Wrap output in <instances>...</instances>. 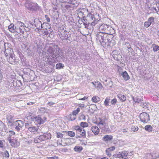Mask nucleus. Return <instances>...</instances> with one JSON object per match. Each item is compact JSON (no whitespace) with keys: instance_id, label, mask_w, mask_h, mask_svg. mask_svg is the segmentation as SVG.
Here are the masks:
<instances>
[{"instance_id":"14","label":"nucleus","mask_w":159,"mask_h":159,"mask_svg":"<svg viewBox=\"0 0 159 159\" xmlns=\"http://www.w3.org/2000/svg\"><path fill=\"white\" fill-rule=\"evenodd\" d=\"M0 46H2L5 49V50H7L12 49L11 48V44L8 43H5L4 41H1L0 42Z\"/></svg>"},{"instance_id":"58","label":"nucleus","mask_w":159,"mask_h":159,"mask_svg":"<svg viewBox=\"0 0 159 159\" xmlns=\"http://www.w3.org/2000/svg\"><path fill=\"white\" fill-rule=\"evenodd\" d=\"M78 113L77 112L76 110L72 112V115H74V116H75Z\"/></svg>"},{"instance_id":"31","label":"nucleus","mask_w":159,"mask_h":159,"mask_svg":"<svg viewBox=\"0 0 159 159\" xmlns=\"http://www.w3.org/2000/svg\"><path fill=\"white\" fill-rule=\"evenodd\" d=\"M92 100L93 102H97L100 100V98L98 97H97L96 96H94L93 97L92 99Z\"/></svg>"},{"instance_id":"56","label":"nucleus","mask_w":159,"mask_h":159,"mask_svg":"<svg viewBox=\"0 0 159 159\" xmlns=\"http://www.w3.org/2000/svg\"><path fill=\"white\" fill-rule=\"evenodd\" d=\"M10 133V136H11L12 135H13L15 134V133L14 131H9Z\"/></svg>"},{"instance_id":"12","label":"nucleus","mask_w":159,"mask_h":159,"mask_svg":"<svg viewBox=\"0 0 159 159\" xmlns=\"http://www.w3.org/2000/svg\"><path fill=\"white\" fill-rule=\"evenodd\" d=\"M98 125L99 126L100 128L102 129L105 131L107 132L109 131L110 129L108 125L102 120L100 119V121L98 123Z\"/></svg>"},{"instance_id":"64","label":"nucleus","mask_w":159,"mask_h":159,"mask_svg":"<svg viewBox=\"0 0 159 159\" xmlns=\"http://www.w3.org/2000/svg\"><path fill=\"white\" fill-rule=\"evenodd\" d=\"M54 103L52 102H49L48 103V104L50 106L52 105Z\"/></svg>"},{"instance_id":"19","label":"nucleus","mask_w":159,"mask_h":159,"mask_svg":"<svg viewBox=\"0 0 159 159\" xmlns=\"http://www.w3.org/2000/svg\"><path fill=\"white\" fill-rule=\"evenodd\" d=\"M7 60L11 64H12L15 61V55L9 56L7 57Z\"/></svg>"},{"instance_id":"29","label":"nucleus","mask_w":159,"mask_h":159,"mask_svg":"<svg viewBox=\"0 0 159 159\" xmlns=\"http://www.w3.org/2000/svg\"><path fill=\"white\" fill-rule=\"evenodd\" d=\"M77 133L82 136H85V131L84 129H82V128L80 130H79Z\"/></svg>"},{"instance_id":"47","label":"nucleus","mask_w":159,"mask_h":159,"mask_svg":"<svg viewBox=\"0 0 159 159\" xmlns=\"http://www.w3.org/2000/svg\"><path fill=\"white\" fill-rule=\"evenodd\" d=\"M80 120H85V116L84 114H81L80 116Z\"/></svg>"},{"instance_id":"25","label":"nucleus","mask_w":159,"mask_h":159,"mask_svg":"<svg viewBox=\"0 0 159 159\" xmlns=\"http://www.w3.org/2000/svg\"><path fill=\"white\" fill-rule=\"evenodd\" d=\"M152 46L154 52H156L159 50V46L158 45L155 44H153Z\"/></svg>"},{"instance_id":"10","label":"nucleus","mask_w":159,"mask_h":159,"mask_svg":"<svg viewBox=\"0 0 159 159\" xmlns=\"http://www.w3.org/2000/svg\"><path fill=\"white\" fill-rule=\"evenodd\" d=\"M77 13L78 15V17L79 19H83V20H84L85 13L88 11V10L84 8H80L77 10Z\"/></svg>"},{"instance_id":"8","label":"nucleus","mask_w":159,"mask_h":159,"mask_svg":"<svg viewBox=\"0 0 159 159\" xmlns=\"http://www.w3.org/2000/svg\"><path fill=\"white\" fill-rule=\"evenodd\" d=\"M99 30L101 31V32L108 34L110 33V30L111 29V26L106 24H103L100 26L99 28Z\"/></svg>"},{"instance_id":"21","label":"nucleus","mask_w":159,"mask_h":159,"mask_svg":"<svg viewBox=\"0 0 159 159\" xmlns=\"http://www.w3.org/2000/svg\"><path fill=\"white\" fill-rule=\"evenodd\" d=\"M91 130L95 135L98 134L99 132V129L97 126H93L91 128Z\"/></svg>"},{"instance_id":"55","label":"nucleus","mask_w":159,"mask_h":159,"mask_svg":"<svg viewBox=\"0 0 159 159\" xmlns=\"http://www.w3.org/2000/svg\"><path fill=\"white\" fill-rule=\"evenodd\" d=\"M128 128H126L123 129H120V130L122 131L123 132H126L128 131Z\"/></svg>"},{"instance_id":"37","label":"nucleus","mask_w":159,"mask_h":159,"mask_svg":"<svg viewBox=\"0 0 159 159\" xmlns=\"http://www.w3.org/2000/svg\"><path fill=\"white\" fill-rule=\"evenodd\" d=\"M131 129L132 131L135 132L138 130L139 128L137 126H133L131 127Z\"/></svg>"},{"instance_id":"35","label":"nucleus","mask_w":159,"mask_h":159,"mask_svg":"<svg viewBox=\"0 0 159 159\" xmlns=\"http://www.w3.org/2000/svg\"><path fill=\"white\" fill-rule=\"evenodd\" d=\"M110 99L108 98H106L104 102V104L106 106H107L109 105V102Z\"/></svg>"},{"instance_id":"23","label":"nucleus","mask_w":159,"mask_h":159,"mask_svg":"<svg viewBox=\"0 0 159 159\" xmlns=\"http://www.w3.org/2000/svg\"><path fill=\"white\" fill-rule=\"evenodd\" d=\"M93 84L94 85L96 88H98V89H101L102 87V85L101 84H100L98 81L97 82H93Z\"/></svg>"},{"instance_id":"11","label":"nucleus","mask_w":159,"mask_h":159,"mask_svg":"<svg viewBox=\"0 0 159 159\" xmlns=\"http://www.w3.org/2000/svg\"><path fill=\"white\" fill-rule=\"evenodd\" d=\"M141 121L143 123H147L150 120L149 115L146 112H143L139 115Z\"/></svg>"},{"instance_id":"61","label":"nucleus","mask_w":159,"mask_h":159,"mask_svg":"<svg viewBox=\"0 0 159 159\" xmlns=\"http://www.w3.org/2000/svg\"><path fill=\"white\" fill-rule=\"evenodd\" d=\"M3 142L0 140V147L1 148L3 147Z\"/></svg>"},{"instance_id":"17","label":"nucleus","mask_w":159,"mask_h":159,"mask_svg":"<svg viewBox=\"0 0 159 159\" xmlns=\"http://www.w3.org/2000/svg\"><path fill=\"white\" fill-rule=\"evenodd\" d=\"M4 53L5 55V57H9L11 56H12L14 55L13 49L11 50H4Z\"/></svg>"},{"instance_id":"28","label":"nucleus","mask_w":159,"mask_h":159,"mask_svg":"<svg viewBox=\"0 0 159 159\" xmlns=\"http://www.w3.org/2000/svg\"><path fill=\"white\" fill-rule=\"evenodd\" d=\"M152 127L149 125H147L145 126V129L149 132H151L152 130Z\"/></svg>"},{"instance_id":"54","label":"nucleus","mask_w":159,"mask_h":159,"mask_svg":"<svg viewBox=\"0 0 159 159\" xmlns=\"http://www.w3.org/2000/svg\"><path fill=\"white\" fill-rule=\"evenodd\" d=\"M84 22V21L83 20V19L82 20V19H81L80 20L79 19L78 20V22L79 24H82V23H83V22Z\"/></svg>"},{"instance_id":"16","label":"nucleus","mask_w":159,"mask_h":159,"mask_svg":"<svg viewBox=\"0 0 159 159\" xmlns=\"http://www.w3.org/2000/svg\"><path fill=\"white\" fill-rule=\"evenodd\" d=\"M104 34L101 32H99L97 34V39L98 40L100 43L104 42L105 40Z\"/></svg>"},{"instance_id":"44","label":"nucleus","mask_w":159,"mask_h":159,"mask_svg":"<svg viewBox=\"0 0 159 159\" xmlns=\"http://www.w3.org/2000/svg\"><path fill=\"white\" fill-rule=\"evenodd\" d=\"M149 9L151 10H152V11L154 12H157L158 11H157V9L155 7H149Z\"/></svg>"},{"instance_id":"63","label":"nucleus","mask_w":159,"mask_h":159,"mask_svg":"<svg viewBox=\"0 0 159 159\" xmlns=\"http://www.w3.org/2000/svg\"><path fill=\"white\" fill-rule=\"evenodd\" d=\"M34 103V102H30L29 103H27V105H32Z\"/></svg>"},{"instance_id":"15","label":"nucleus","mask_w":159,"mask_h":159,"mask_svg":"<svg viewBox=\"0 0 159 159\" xmlns=\"http://www.w3.org/2000/svg\"><path fill=\"white\" fill-rule=\"evenodd\" d=\"M61 9L63 12H69L70 10V6L69 5L63 3L61 4Z\"/></svg>"},{"instance_id":"22","label":"nucleus","mask_w":159,"mask_h":159,"mask_svg":"<svg viewBox=\"0 0 159 159\" xmlns=\"http://www.w3.org/2000/svg\"><path fill=\"white\" fill-rule=\"evenodd\" d=\"M122 75L125 80H128L130 79L129 76L126 71L122 73Z\"/></svg>"},{"instance_id":"43","label":"nucleus","mask_w":159,"mask_h":159,"mask_svg":"<svg viewBox=\"0 0 159 159\" xmlns=\"http://www.w3.org/2000/svg\"><path fill=\"white\" fill-rule=\"evenodd\" d=\"M151 23L148 21H146L145 22L144 26L146 27H148L151 25Z\"/></svg>"},{"instance_id":"62","label":"nucleus","mask_w":159,"mask_h":159,"mask_svg":"<svg viewBox=\"0 0 159 159\" xmlns=\"http://www.w3.org/2000/svg\"><path fill=\"white\" fill-rule=\"evenodd\" d=\"M52 159H58V157H52L51 158Z\"/></svg>"},{"instance_id":"6","label":"nucleus","mask_w":159,"mask_h":159,"mask_svg":"<svg viewBox=\"0 0 159 159\" xmlns=\"http://www.w3.org/2000/svg\"><path fill=\"white\" fill-rule=\"evenodd\" d=\"M95 19V18L92 14L89 13L86 17L84 18V20H83L84 22H83V24L85 26V28H88V25L90 24L91 22Z\"/></svg>"},{"instance_id":"57","label":"nucleus","mask_w":159,"mask_h":159,"mask_svg":"<svg viewBox=\"0 0 159 159\" xmlns=\"http://www.w3.org/2000/svg\"><path fill=\"white\" fill-rule=\"evenodd\" d=\"M10 143L12 147H14L15 143L14 141L12 140L11 141V142H9Z\"/></svg>"},{"instance_id":"50","label":"nucleus","mask_w":159,"mask_h":159,"mask_svg":"<svg viewBox=\"0 0 159 159\" xmlns=\"http://www.w3.org/2000/svg\"><path fill=\"white\" fill-rule=\"evenodd\" d=\"M116 102V99L115 98H114L111 100V103L112 104H115Z\"/></svg>"},{"instance_id":"53","label":"nucleus","mask_w":159,"mask_h":159,"mask_svg":"<svg viewBox=\"0 0 159 159\" xmlns=\"http://www.w3.org/2000/svg\"><path fill=\"white\" fill-rule=\"evenodd\" d=\"M95 159H108L106 157H97Z\"/></svg>"},{"instance_id":"59","label":"nucleus","mask_w":159,"mask_h":159,"mask_svg":"<svg viewBox=\"0 0 159 159\" xmlns=\"http://www.w3.org/2000/svg\"><path fill=\"white\" fill-rule=\"evenodd\" d=\"M91 25L92 26H94L96 24V23H95V22L94 21H92L91 22V23H90Z\"/></svg>"},{"instance_id":"42","label":"nucleus","mask_w":159,"mask_h":159,"mask_svg":"<svg viewBox=\"0 0 159 159\" xmlns=\"http://www.w3.org/2000/svg\"><path fill=\"white\" fill-rule=\"evenodd\" d=\"M3 155L5 157L8 158L9 157V155L8 152L7 151H6L3 153Z\"/></svg>"},{"instance_id":"36","label":"nucleus","mask_w":159,"mask_h":159,"mask_svg":"<svg viewBox=\"0 0 159 159\" xmlns=\"http://www.w3.org/2000/svg\"><path fill=\"white\" fill-rule=\"evenodd\" d=\"M128 153L127 151L122 152L121 153V156L122 157H123L124 156H127L128 155Z\"/></svg>"},{"instance_id":"5","label":"nucleus","mask_w":159,"mask_h":159,"mask_svg":"<svg viewBox=\"0 0 159 159\" xmlns=\"http://www.w3.org/2000/svg\"><path fill=\"white\" fill-rule=\"evenodd\" d=\"M25 6L30 11H36L39 9V7L36 3L29 1L25 3Z\"/></svg>"},{"instance_id":"39","label":"nucleus","mask_w":159,"mask_h":159,"mask_svg":"<svg viewBox=\"0 0 159 159\" xmlns=\"http://www.w3.org/2000/svg\"><path fill=\"white\" fill-rule=\"evenodd\" d=\"M62 65V64L61 63H59L56 64V68L57 69H60L61 68L62 66H63Z\"/></svg>"},{"instance_id":"45","label":"nucleus","mask_w":159,"mask_h":159,"mask_svg":"<svg viewBox=\"0 0 159 159\" xmlns=\"http://www.w3.org/2000/svg\"><path fill=\"white\" fill-rule=\"evenodd\" d=\"M70 120L72 121V120H74L75 119V116H74V115H73L72 114L70 115Z\"/></svg>"},{"instance_id":"24","label":"nucleus","mask_w":159,"mask_h":159,"mask_svg":"<svg viewBox=\"0 0 159 159\" xmlns=\"http://www.w3.org/2000/svg\"><path fill=\"white\" fill-rule=\"evenodd\" d=\"M64 3L66 4H71L73 5L76 3V1L75 0H65Z\"/></svg>"},{"instance_id":"34","label":"nucleus","mask_w":159,"mask_h":159,"mask_svg":"<svg viewBox=\"0 0 159 159\" xmlns=\"http://www.w3.org/2000/svg\"><path fill=\"white\" fill-rule=\"evenodd\" d=\"M88 125V124L85 122H81L80 124V125L83 127H87Z\"/></svg>"},{"instance_id":"49","label":"nucleus","mask_w":159,"mask_h":159,"mask_svg":"<svg viewBox=\"0 0 159 159\" xmlns=\"http://www.w3.org/2000/svg\"><path fill=\"white\" fill-rule=\"evenodd\" d=\"M75 130H77V132H78L79 130H80L81 129L79 126H76L75 127Z\"/></svg>"},{"instance_id":"38","label":"nucleus","mask_w":159,"mask_h":159,"mask_svg":"<svg viewBox=\"0 0 159 159\" xmlns=\"http://www.w3.org/2000/svg\"><path fill=\"white\" fill-rule=\"evenodd\" d=\"M68 134L71 137H74L75 136V133L72 131H69L68 132Z\"/></svg>"},{"instance_id":"52","label":"nucleus","mask_w":159,"mask_h":159,"mask_svg":"<svg viewBox=\"0 0 159 159\" xmlns=\"http://www.w3.org/2000/svg\"><path fill=\"white\" fill-rule=\"evenodd\" d=\"M45 17L46 18V19L48 22H49L50 21V19L48 17V16L47 15H45Z\"/></svg>"},{"instance_id":"60","label":"nucleus","mask_w":159,"mask_h":159,"mask_svg":"<svg viewBox=\"0 0 159 159\" xmlns=\"http://www.w3.org/2000/svg\"><path fill=\"white\" fill-rule=\"evenodd\" d=\"M91 25L92 26H94L96 24V23H95V22L94 21H92L91 22V23H90Z\"/></svg>"},{"instance_id":"2","label":"nucleus","mask_w":159,"mask_h":159,"mask_svg":"<svg viewBox=\"0 0 159 159\" xmlns=\"http://www.w3.org/2000/svg\"><path fill=\"white\" fill-rule=\"evenodd\" d=\"M25 119H26L28 120L27 123L25 124V126L26 128L27 127L28 125L31 123V121H34V123L39 124H41L44 122V121L42 119L40 116L39 115L34 117V115L31 113H29L27 117L25 118Z\"/></svg>"},{"instance_id":"13","label":"nucleus","mask_w":159,"mask_h":159,"mask_svg":"<svg viewBox=\"0 0 159 159\" xmlns=\"http://www.w3.org/2000/svg\"><path fill=\"white\" fill-rule=\"evenodd\" d=\"M13 125L16 126L15 129L17 131H19L20 128L23 126L24 124L23 122L21 120L16 121L13 123Z\"/></svg>"},{"instance_id":"48","label":"nucleus","mask_w":159,"mask_h":159,"mask_svg":"<svg viewBox=\"0 0 159 159\" xmlns=\"http://www.w3.org/2000/svg\"><path fill=\"white\" fill-rule=\"evenodd\" d=\"M10 119L11 120H10L9 119V117H8L7 118V119L8 120V123H11V125L12 124H13V122H12V117L10 116Z\"/></svg>"},{"instance_id":"9","label":"nucleus","mask_w":159,"mask_h":159,"mask_svg":"<svg viewBox=\"0 0 159 159\" xmlns=\"http://www.w3.org/2000/svg\"><path fill=\"white\" fill-rule=\"evenodd\" d=\"M36 28L40 30L43 28V29L45 28V26H47V23H43L42 24L41 21L39 19H35L34 20V23H33Z\"/></svg>"},{"instance_id":"4","label":"nucleus","mask_w":159,"mask_h":159,"mask_svg":"<svg viewBox=\"0 0 159 159\" xmlns=\"http://www.w3.org/2000/svg\"><path fill=\"white\" fill-rule=\"evenodd\" d=\"M51 138V136L50 134L44 133L43 135H41L38 137H36L34 139V141L35 143H37L46 139H50Z\"/></svg>"},{"instance_id":"1","label":"nucleus","mask_w":159,"mask_h":159,"mask_svg":"<svg viewBox=\"0 0 159 159\" xmlns=\"http://www.w3.org/2000/svg\"><path fill=\"white\" fill-rule=\"evenodd\" d=\"M26 27L24 23L20 21H18L15 26L13 24H11L8 26V29L9 31L12 33L16 32L18 34H23L24 33L25 27Z\"/></svg>"},{"instance_id":"46","label":"nucleus","mask_w":159,"mask_h":159,"mask_svg":"<svg viewBox=\"0 0 159 159\" xmlns=\"http://www.w3.org/2000/svg\"><path fill=\"white\" fill-rule=\"evenodd\" d=\"M154 18L153 17H150L148 19V21L151 23V24L154 21Z\"/></svg>"},{"instance_id":"51","label":"nucleus","mask_w":159,"mask_h":159,"mask_svg":"<svg viewBox=\"0 0 159 159\" xmlns=\"http://www.w3.org/2000/svg\"><path fill=\"white\" fill-rule=\"evenodd\" d=\"M115 149V148L114 146H112L111 147L108 148V149L109 151H113Z\"/></svg>"},{"instance_id":"33","label":"nucleus","mask_w":159,"mask_h":159,"mask_svg":"<svg viewBox=\"0 0 159 159\" xmlns=\"http://www.w3.org/2000/svg\"><path fill=\"white\" fill-rule=\"evenodd\" d=\"M5 125L2 121L0 120V131H3L4 129Z\"/></svg>"},{"instance_id":"18","label":"nucleus","mask_w":159,"mask_h":159,"mask_svg":"<svg viewBox=\"0 0 159 159\" xmlns=\"http://www.w3.org/2000/svg\"><path fill=\"white\" fill-rule=\"evenodd\" d=\"M113 136L111 135H106L102 138V140L106 142L111 141L113 139Z\"/></svg>"},{"instance_id":"3","label":"nucleus","mask_w":159,"mask_h":159,"mask_svg":"<svg viewBox=\"0 0 159 159\" xmlns=\"http://www.w3.org/2000/svg\"><path fill=\"white\" fill-rule=\"evenodd\" d=\"M58 53H59V51L56 49L49 47L48 48L46 52V54L45 55L48 58L51 57L54 59H56L57 57L60 56V55L58 54Z\"/></svg>"},{"instance_id":"7","label":"nucleus","mask_w":159,"mask_h":159,"mask_svg":"<svg viewBox=\"0 0 159 159\" xmlns=\"http://www.w3.org/2000/svg\"><path fill=\"white\" fill-rule=\"evenodd\" d=\"M58 34L62 40H69V34L65 30L59 29H58Z\"/></svg>"},{"instance_id":"40","label":"nucleus","mask_w":159,"mask_h":159,"mask_svg":"<svg viewBox=\"0 0 159 159\" xmlns=\"http://www.w3.org/2000/svg\"><path fill=\"white\" fill-rule=\"evenodd\" d=\"M149 104L148 103H144L142 105V107L145 108H148V106H149Z\"/></svg>"},{"instance_id":"30","label":"nucleus","mask_w":159,"mask_h":159,"mask_svg":"<svg viewBox=\"0 0 159 159\" xmlns=\"http://www.w3.org/2000/svg\"><path fill=\"white\" fill-rule=\"evenodd\" d=\"M132 99L135 102L139 103L141 102L142 100L141 99L138 98V97H136L134 98V97H132Z\"/></svg>"},{"instance_id":"27","label":"nucleus","mask_w":159,"mask_h":159,"mask_svg":"<svg viewBox=\"0 0 159 159\" xmlns=\"http://www.w3.org/2000/svg\"><path fill=\"white\" fill-rule=\"evenodd\" d=\"M83 149V148L82 147L79 146H75L74 148V150L75 151L78 152H80Z\"/></svg>"},{"instance_id":"32","label":"nucleus","mask_w":159,"mask_h":159,"mask_svg":"<svg viewBox=\"0 0 159 159\" xmlns=\"http://www.w3.org/2000/svg\"><path fill=\"white\" fill-rule=\"evenodd\" d=\"M42 29L43 30V31H42V32L44 34L46 35H48L49 34H50L48 32L47 28L45 27L44 29H43V28H42Z\"/></svg>"},{"instance_id":"26","label":"nucleus","mask_w":159,"mask_h":159,"mask_svg":"<svg viewBox=\"0 0 159 159\" xmlns=\"http://www.w3.org/2000/svg\"><path fill=\"white\" fill-rule=\"evenodd\" d=\"M118 98L122 101H125L126 100V98L125 96L122 94H119L117 95Z\"/></svg>"},{"instance_id":"41","label":"nucleus","mask_w":159,"mask_h":159,"mask_svg":"<svg viewBox=\"0 0 159 159\" xmlns=\"http://www.w3.org/2000/svg\"><path fill=\"white\" fill-rule=\"evenodd\" d=\"M63 134L60 132H57V138H62L63 137Z\"/></svg>"},{"instance_id":"20","label":"nucleus","mask_w":159,"mask_h":159,"mask_svg":"<svg viewBox=\"0 0 159 159\" xmlns=\"http://www.w3.org/2000/svg\"><path fill=\"white\" fill-rule=\"evenodd\" d=\"M29 131L31 133H34L35 132H37L39 128L37 126H32L29 127L28 128Z\"/></svg>"}]
</instances>
